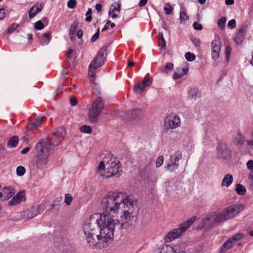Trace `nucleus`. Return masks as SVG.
<instances>
[{"instance_id": "nucleus-38", "label": "nucleus", "mask_w": 253, "mask_h": 253, "mask_svg": "<svg viewBox=\"0 0 253 253\" xmlns=\"http://www.w3.org/2000/svg\"><path fill=\"white\" fill-rule=\"evenodd\" d=\"M25 169L23 166H18L16 169V173L17 175L21 176L25 173Z\"/></svg>"}, {"instance_id": "nucleus-36", "label": "nucleus", "mask_w": 253, "mask_h": 253, "mask_svg": "<svg viewBox=\"0 0 253 253\" xmlns=\"http://www.w3.org/2000/svg\"><path fill=\"white\" fill-rule=\"evenodd\" d=\"M164 10L166 14L169 15L172 13L173 8L171 6L170 3H167L166 4Z\"/></svg>"}, {"instance_id": "nucleus-62", "label": "nucleus", "mask_w": 253, "mask_h": 253, "mask_svg": "<svg viewBox=\"0 0 253 253\" xmlns=\"http://www.w3.org/2000/svg\"><path fill=\"white\" fill-rule=\"evenodd\" d=\"M30 149V147H26L21 151V154H24V155L26 154L29 151Z\"/></svg>"}, {"instance_id": "nucleus-50", "label": "nucleus", "mask_w": 253, "mask_h": 253, "mask_svg": "<svg viewBox=\"0 0 253 253\" xmlns=\"http://www.w3.org/2000/svg\"><path fill=\"white\" fill-rule=\"evenodd\" d=\"M99 29H98L97 32L94 34V35L90 39L91 42H95L99 38Z\"/></svg>"}, {"instance_id": "nucleus-3", "label": "nucleus", "mask_w": 253, "mask_h": 253, "mask_svg": "<svg viewBox=\"0 0 253 253\" xmlns=\"http://www.w3.org/2000/svg\"><path fill=\"white\" fill-rule=\"evenodd\" d=\"M49 144L48 139H41L36 145L35 165L38 169H43L47 167L50 155Z\"/></svg>"}, {"instance_id": "nucleus-52", "label": "nucleus", "mask_w": 253, "mask_h": 253, "mask_svg": "<svg viewBox=\"0 0 253 253\" xmlns=\"http://www.w3.org/2000/svg\"><path fill=\"white\" fill-rule=\"evenodd\" d=\"M243 138V136L241 134V133H240V132H238V136L235 137V139H234V142L236 144H239V143H240L242 142V141Z\"/></svg>"}, {"instance_id": "nucleus-33", "label": "nucleus", "mask_w": 253, "mask_h": 253, "mask_svg": "<svg viewBox=\"0 0 253 253\" xmlns=\"http://www.w3.org/2000/svg\"><path fill=\"white\" fill-rule=\"evenodd\" d=\"M173 68V65L171 63H167L164 68H160L161 72H166L167 70H172Z\"/></svg>"}, {"instance_id": "nucleus-1", "label": "nucleus", "mask_w": 253, "mask_h": 253, "mask_svg": "<svg viewBox=\"0 0 253 253\" xmlns=\"http://www.w3.org/2000/svg\"><path fill=\"white\" fill-rule=\"evenodd\" d=\"M103 212L94 214L86 219L83 229L87 245L92 249L100 248L110 243L116 229L128 228L136 219V199L124 192L110 191L103 197Z\"/></svg>"}, {"instance_id": "nucleus-2", "label": "nucleus", "mask_w": 253, "mask_h": 253, "mask_svg": "<svg viewBox=\"0 0 253 253\" xmlns=\"http://www.w3.org/2000/svg\"><path fill=\"white\" fill-rule=\"evenodd\" d=\"M122 169L120 162L115 158H111L109 160L105 158L101 162L97 168V172L99 175L110 178L113 176L119 177Z\"/></svg>"}, {"instance_id": "nucleus-48", "label": "nucleus", "mask_w": 253, "mask_h": 253, "mask_svg": "<svg viewBox=\"0 0 253 253\" xmlns=\"http://www.w3.org/2000/svg\"><path fill=\"white\" fill-rule=\"evenodd\" d=\"M92 90L94 93H99L100 90L98 85L95 83L91 84Z\"/></svg>"}, {"instance_id": "nucleus-34", "label": "nucleus", "mask_w": 253, "mask_h": 253, "mask_svg": "<svg viewBox=\"0 0 253 253\" xmlns=\"http://www.w3.org/2000/svg\"><path fill=\"white\" fill-rule=\"evenodd\" d=\"M80 130L83 133H90L92 132V128L87 125H83L80 127Z\"/></svg>"}, {"instance_id": "nucleus-59", "label": "nucleus", "mask_w": 253, "mask_h": 253, "mask_svg": "<svg viewBox=\"0 0 253 253\" xmlns=\"http://www.w3.org/2000/svg\"><path fill=\"white\" fill-rule=\"evenodd\" d=\"M70 103L72 106H75L77 105L78 101L77 100L76 98L75 97H71L70 99Z\"/></svg>"}, {"instance_id": "nucleus-17", "label": "nucleus", "mask_w": 253, "mask_h": 253, "mask_svg": "<svg viewBox=\"0 0 253 253\" xmlns=\"http://www.w3.org/2000/svg\"><path fill=\"white\" fill-rule=\"evenodd\" d=\"M15 194L14 189L11 186H6L2 189V198L3 200H7Z\"/></svg>"}, {"instance_id": "nucleus-23", "label": "nucleus", "mask_w": 253, "mask_h": 253, "mask_svg": "<svg viewBox=\"0 0 253 253\" xmlns=\"http://www.w3.org/2000/svg\"><path fill=\"white\" fill-rule=\"evenodd\" d=\"M51 39V33L50 32L42 34L40 38V43L42 45L48 44Z\"/></svg>"}, {"instance_id": "nucleus-58", "label": "nucleus", "mask_w": 253, "mask_h": 253, "mask_svg": "<svg viewBox=\"0 0 253 253\" xmlns=\"http://www.w3.org/2000/svg\"><path fill=\"white\" fill-rule=\"evenodd\" d=\"M247 167L248 169L252 170L253 169V161L249 160L247 163Z\"/></svg>"}, {"instance_id": "nucleus-47", "label": "nucleus", "mask_w": 253, "mask_h": 253, "mask_svg": "<svg viewBox=\"0 0 253 253\" xmlns=\"http://www.w3.org/2000/svg\"><path fill=\"white\" fill-rule=\"evenodd\" d=\"M19 26V25L16 23L12 24L8 28L7 30L8 34H11Z\"/></svg>"}, {"instance_id": "nucleus-55", "label": "nucleus", "mask_w": 253, "mask_h": 253, "mask_svg": "<svg viewBox=\"0 0 253 253\" xmlns=\"http://www.w3.org/2000/svg\"><path fill=\"white\" fill-rule=\"evenodd\" d=\"M191 41L195 46L198 47H200V41L199 39L194 38V39H191Z\"/></svg>"}, {"instance_id": "nucleus-39", "label": "nucleus", "mask_w": 253, "mask_h": 253, "mask_svg": "<svg viewBox=\"0 0 253 253\" xmlns=\"http://www.w3.org/2000/svg\"><path fill=\"white\" fill-rule=\"evenodd\" d=\"M152 80L153 79L152 78H145L142 82V84L145 87H146L151 84Z\"/></svg>"}, {"instance_id": "nucleus-22", "label": "nucleus", "mask_w": 253, "mask_h": 253, "mask_svg": "<svg viewBox=\"0 0 253 253\" xmlns=\"http://www.w3.org/2000/svg\"><path fill=\"white\" fill-rule=\"evenodd\" d=\"M233 178L231 174L228 173L226 174L223 177L221 183V186L229 187L233 182Z\"/></svg>"}, {"instance_id": "nucleus-27", "label": "nucleus", "mask_w": 253, "mask_h": 253, "mask_svg": "<svg viewBox=\"0 0 253 253\" xmlns=\"http://www.w3.org/2000/svg\"><path fill=\"white\" fill-rule=\"evenodd\" d=\"M212 51L218 52L220 51L221 45L218 40H214L211 43Z\"/></svg>"}, {"instance_id": "nucleus-24", "label": "nucleus", "mask_w": 253, "mask_h": 253, "mask_svg": "<svg viewBox=\"0 0 253 253\" xmlns=\"http://www.w3.org/2000/svg\"><path fill=\"white\" fill-rule=\"evenodd\" d=\"M166 191L168 193H170L175 189V185L173 181H169L165 183Z\"/></svg>"}, {"instance_id": "nucleus-63", "label": "nucleus", "mask_w": 253, "mask_h": 253, "mask_svg": "<svg viewBox=\"0 0 253 253\" xmlns=\"http://www.w3.org/2000/svg\"><path fill=\"white\" fill-rule=\"evenodd\" d=\"M147 0H140L139 5L141 7L145 5L147 2Z\"/></svg>"}, {"instance_id": "nucleus-37", "label": "nucleus", "mask_w": 253, "mask_h": 253, "mask_svg": "<svg viewBox=\"0 0 253 253\" xmlns=\"http://www.w3.org/2000/svg\"><path fill=\"white\" fill-rule=\"evenodd\" d=\"M226 21L225 17H222L218 20L217 24L220 29L223 30L224 29Z\"/></svg>"}, {"instance_id": "nucleus-12", "label": "nucleus", "mask_w": 253, "mask_h": 253, "mask_svg": "<svg viewBox=\"0 0 253 253\" xmlns=\"http://www.w3.org/2000/svg\"><path fill=\"white\" fill-rule=\"evenodd\" d=\"M217 156L218 158L226 159L230 155V150L224 143H219L216 147Z\"/></svg>"}, {"instance_id": "nucleus-35", "label": "nucleus", "mask_w": 253, "mask_h": 253, "mask_svg": "<svg viewBox=\"0 0 253 253\" xmlns=\"http://www.w3.org/2000/svg\"><path fill=\"white\" fill-rule=\"evenodd\" d=\"M44 118V117L41 118H38L35 122H34L32 124V129H34L37 127H38L42 122L43 119Z\"/></svg>"}, {"instance_id": "nucleus-64", "label": "nucleus", "mask_w": 253, "mask_h": 253, "mask_svg": "<svg viewBox=\"0 0 253 253\" xmlns=\"http://www.w3.org/2000/svg\"><path fill=\"white\" fill-rule=\"evenodd\" d=\"M249 178L251 180L250 184L253 183V170H252L249 174Z\"/></svg>"}, {"instance_id": "nucleus-16", "label": "nucleus", "mask_w": 253, "mask_h": 253, "mask_svg": "<svg viewBox=\"0 0 253 253\" xmlns=\"http://www.w3.org/2000/svg\"><path fill=\"white\" fill-rule=\"evenodd\" d=\"M247 25L242 26L236 34L234 41L237 44H242L245 40V35L247 30Z\"/></svg>"}, {"instance_id": "nucleus-11", "label": "nucleus", "mask_w": 253, "mask_h": 253, "mask_svg": "<svg viewBox=\"0 0 253 253\" xmlns=\"http://www.w3.org/2000/svg\"><path fill=\"white\" fill-rule=\"evenodd\" d=\"M181 121L179 117L177 116H170L166 118L165 128L167 129H174L180 126Z\"/></svg>"}, {"instance_id": "nucleus-9", "label": "nucleus", "mask_w": 253, "mask_h": 253, "mask_svg": "<svg viewBox=\"0 0 253 253\" xmlns=\"http://www.w3.org/2000/svg\"><path fill=\"white\" fill-rule=\"evenodd\" d=\"M242 237L243 235L241 233H237L232 236L222 245L219 249V253H223L233 247Z\"/></svg>"}, {"instance_id": "nucleus-60", "label": "nucleus", "mask_w": 253, "mask_h": 253, "mask_svg": "<svg viewBox=\"0 0 253 253\" xmlns=\"http://www.w3.org/2000/svg\"><path fill=\"white\" fill-rule=\"evenodd\" d=\"M5 16L4 9L1 8L0 9V20H2Z\"/></svg>"}, {"instance_id": "nucleus-46", "label": "nucleus", "mask_w": 253, "mask_h": 253, "mask_svg": "<svg viewBox=\"0 0 253 253\" xmlns=\"http://www.w3.org/2000/svg\"><path fill=\"white\" fill-rule=\"evenodd\" d=\"M164 163V157L162 156H159L156 161V167L159 168L161 167Z\"/></svg>"}, {"instance_id": "nucleus-25", "label": "nucleus", "mask_w": 253, "mask_h": 253, "mask_svg": "<svg viewBox=\"0 0 253 253\" xmlns=\"http://www.w3.org/2000/svg\"><path fill=\"white\" fill-rule=\"evenodd\" d=\"M66 134V131L64 127H61L57 129L56 132H53L52 135L54 137L58 136L64 138Z\"/></svg>"}, {"instance_id": "nucleus-28", "label": "nucleus", "mask_w": 253, "mask_h": 253, "mask_svg": "<svg viewBox=\"0 0 253 253\" xmlns=\"http://www.w3.org/2000/svg\"><path fill=\"white\" fill-rule=\"evenodd\" d=\"M18 141L19 139L18 137L13 136L11 137L8 141L7 145L9 147L14 148L17 145Z\"/></svg>"}, {"instance_id": "nucleus-53", "label": "nucleus", "mask_w": 253, "mask_h": 253, "mask_svg": "<svg viewBox=\"0 0 253 253\" xmlns=\"http://www.w3.org/2000/svg\"><path fill=\"white\" fill-rule=\"evenodd\" d=\"M193 26L194 29L196 30H201L203 28L202 25L197 22H194Z\"/></svg>"}, {"instance_id": "nucleus-29", "label": "nucleus", "mask_w": 253, "mask_h": 253, "mask_svg": "<svg viewBox=\"0 0 253 253\" xmlns=\"http://www.w3.org/2000/svg\"><path fill=\"white\" fill-rule=\"evenodd\" d=\"M235 191L240 195H243L246 191V189L243 185L238 184L236 185Z\"/></svg>"}, {"instance_id": "nucleus-30", "label": "nucleus", "mask_w": 253, "mask_h": 253, "mask_svg": "<svg viewBox=\"0 0 253 253\" xmlns=\"http://www.w3.org/2000/svg\"><path fill=\"white\" fill-rule=\"evenodd\" d=\"M145 88L142 84H138L134 86L133 90L136 93L140 94L143 92Z\"/></svg>"}, {"instance_id": "nucleus-4", "label": "nucleus", "mask_w": 253, "mask_h": 253, "mask_svg": "<svg viewBox=\"0 0 253 253\" xmlns=\"http://www.w3.org/2000/svg\"><path fill=\"white\" fill-rule=\"evenodd\" d=\"M242 204H237L229 206L220 212H212V215L216 223H220L223 221L234 217L244 209Z\"/></svg>"}, {"instance_id": "nucleus-43", "label": "nucleus", "mask_w": 253, "mask_h": 253, "mask_svg": "<svg viewBox=\"0 0 253 253\" xmlns=\"http://www.w3.org/2000/svg\"><path fill=\"white\" fill-rule=\"evenodd\" d=\"M72 200H73V197L71 195V194H67L65 195L64 202L66 203V204L67 205H68V206L70 205L72 202Z\"/></svg>"}, {"instance_id": "nucleus-42", "label": "nucleus", "mask_w": 253, "mask_h": 253, "mask_svg": "<svg viewBox=\"0 0 253 253\" xmlns=\"http://www.w3.org/2000/svg\"><path fill=\"white\" fill-rule=\"evenodd\" d=\"M185 58L188 61H193L195 59V56L194 54L188 52L185 55Z\"/></svg>"}, {"instance_id": "nucleus-51", "label": "nucleus", "mask_w": 253, "mask_h": 253, "mask_svg": "<svg viewBox=\"0 0 253 253\" xmlns=\"http://www.w3.org/2000/svg\"><path fill=\"white\" fill-rule=\"evenodd\" d=\"M77 4V1L76 0H69L68 1V6L70 8L73 9L75 7Z\"/></svg>"}, {"instance_id": "nucleus-15", "label": "nucleus", "mask_w": 253, "mask_h": 253, "mask_svg": "<svg viewBox=\"0 0 253 253\" xmlns=\"http://www.w3.org/2000/svg\"><path fill=\"white\" fill-rule=\"evenodd\" d=\"M188 98L191 100L195 101L201 97V92L195 86H190L187 90Z\"/></svg>"}, {"instance_id": "nucleus-19", "label": "nucleus", "mask_w": 253, "mask_h": 253, "mask_svg": "<svg viewBox=\"0 0 253 253\" xmlns=\"http://www.w3.org/2000/svg\"><path fill=\"white\" fill-rule=\"evenodd\" d=\"M121 10L120 5L117 2L113 3L109 8V14L111 15L112 18H116L118 17V14L116 12L119 13Z\"/></svg>"}, {"instance_id": "nucleus-21", "label": "nucleus", "mask_w": 253, "mask_h": 253, "mask_svg": "<svg viewBox=\"0 0 253 253\" xmlns=\"http://www.w3.org/2000/svg\"><path fill=\"white\" fill-rule=\"evenodd\" d=\"M188 68H182L181 69H176V72H175L172 76L173 80H177L182 77L184 75L186 74L188 72Z\"/></svg>"}, {"instance_id": "nucleus-14", "label": "nucleus", "mask_w": 253, "mask_h": 253, "mask_svg": "<svg viewBox=\"0 0 253 253\" xmlns=\"http://www.w3.org/2000/svg\"><path fill=\"white\" fill-rule=\"evenodd\" d=\"M215 222L212 212L208 214L201 220V227L204 229H208L214 226Z\"/></svg>"}, {"instance_id": "nucleus-7", "label": "nucleus", "mask_w": 253, "mask_h": 253, "mask_svg": "<svg viewBox=\"0 0 253 253\" xmlns=\"http://www.w3.org/2000/svg\"><path fill=\"white\" fill-rule=\"evenodd\" d=\"M107 55V47L104 46L99 50L96 57L89 66L88 75L90 77H93L95 76L96 69L104 64Z\"/></svg>"}, {"instance_id": "nucleus-31", "label": "nucleus", "mask_w": 253, "mask_h": 253, "mask_svg": "<svg viewBox=\"0 0 253 253\" xmlns=\"http://www.w3.org/2000/svg\"><path fill=\"white\" fill-rule=\"evenodd\" d=\"M79 22L75 21L71 25V28L69 30V35H74L76 31L77 28L78 26Z\"/></svg>"}, {"instance_id": "nucleus-26", "label": "nucleus", "mask_w": 253, "mask_h": 253, "mask_svg": "<svg viewBox=\"0 0 253 253\" xmlns=\"http://www.w3.org/2000/svg\"><path fill=\"white\" fill-rule=\"evenodd\" d=\"M54 137H55V139L53 140L52 142H51L52 140L49 138H47L44 139H48V140L50 142V144L49 146L50 151L51 150V146L54 147V146L58 145L60 143V142L62 141V140L63 139V138H61L60 137H58V136H56Z\"/></svg>"}, {"instance_id": "nucleus-6", "label": "nucleus", "mask_w": 253, "mask_h": 253, "mask_svg": "<svg viewBox=\"0 0 253 253\" xmlns=\"http://www.w3.org/2000/svg\"><path fill=\"white\" fill-rule=\"evenodd\" d=\"M104 108V102L101 97H98L89 109L88 117L91 123H96L99 119L101 112Z\"/></svg>"}, {"instance_id": "nucleus-41", "label": "nucleus", "mask_w": 253, "mask_h": 253, "mask_svg": "<svg viewBox=\"0 0 253 253\" xmlns=\"http://www.w3.org/2000/svg\"><path fill=\"white\" fill-rule=\"evenodd\" d=\"M61 199L57 198L50 205V208L47 210V211H51L54 209L56 207L59 206V203L60 202Z\"/></svg>"}, {"instance_id": "nucleus-18", "label": "nucleus", "mask_w": 253, "mask_h": 253, "mask_svg": "<svg viewBox=\"0 0 253 253\" xmlns=\"http://www.w3.org/2000/svg\"><path fill=\"white\" fill-rule=\"evenodd\" d=\"M43 8V4L42 3H37L33 6L29 11V17L32 19L38 13H39Z\"/></svg>"}, {"instance_id": "nucleus-57", "label": "nucleus", "mask_w": 253, "mask_h": 253, "mask_svg": "<svg viewBox=\"0 0 253 253\" xmlns=\"http://www.w3.org/2000/svg\"><path fill=\"white\" fill-rule=\"evenodd\" d=\"M159 41V46H161V48L162 49L165 48L166 46V41H165V39L160 40Z\"/></svg>"}, {"instance_id": "nucleus-61", "label": "nucleus", "mask_w": 253, "mask_h": 253, "mask_svg": "<svg viewBox=\"0 0 253 253\" xmlns=\"http://www.w3.org/2000/svg\"><path fill=\"white\" fill-rule=\"evenodd\" d=\"M219 53L218 52L212 51L211 56L212 58L214 60H216L219 57Z\"/></svg>"}, {"instance_id": "nucleus-56", "label": "nucleus", "mask_w": 253, "mask_h": 253, "mask_svg": "<svg viewBox=\"0 0 253 253\" xmlns=\"http://www.w3.org/2000/svg\"><path fill=\"white\" fill-rule=\"evenodd\" d=\"M228 26L231 28H234L236 27V21L234 19L230 20L228 23Z\"/></svg>"}, {"instance_id": "nucleus-32", "label": "nucleus", "mask_w": 253, "mask_h": 253, "mask_svg": "<svg viewBox=\"0 0 253 253\" xmlns=\"http://www.w3.org/2000/svg\"><path fill=\"white\" fill-rule=\"evenodd\" d=\"M17 200H19V202L22 201H25L26 200V197L25 196V191L22 190L19 192L15 196Z\"/></svg>"}, {"instance_id": "nucleus-20", "label": "nucleus", "mask_w": 253, "mask_h": 253, "mask_svg": "<svg viewBox=\"0 0 253 253\" xmlns=\"http://www.w3.org/2000/svg\"><path fill=\"white\" fill-rule=\"evenodd\" d=\"M160 253H187L185 251L177 250L170 245L165 246L161 250Z\"/></svg>"}, {"instance_id": "nucleus-10", "label": "nucleus", "mask_w": 253, "mask_h": 253, "mask_svg": "<svg viewBox=\"0 0 253 253\" xmlns=\"http://www.w3.org/2000/svg\"><path fill=\"white\" fill-rule=\"evenodd\" d=\"M45 201H42L41 204L32 207L25 212V216L28 219L34 218L45 209Z\"/></svg>"}, {"instance_id": "nucleus-40", "label": "nucleus", "mask_w": 253, "mask_h": 253, "mask_svg": "<svg viewBox=\"0 0 253 253\" xmlns=\"http://www.w3.org/2000/svg\"><path fill=\"white\" fill-rule=\"evenodd\" d=\"M189 19V16L186 14L184 11H182L180 13V20L181 22H184Z\"/></svg>"}, {"instance_id": "nucleus-8", "label": "nucleus", "mask_w": 253, "mask_h": 253, "mask_svg": "<svg viewBox=\"0 0 253 253\" xmlns=\"http://www.w3.org/2000/svg\"><path fill=\"white\" fill-rule=\"evenodd\" d=\"M182 158L180 151H177L173 155L170 156L169 159L166 162V169L170 172H173L179 167V161Z\"/></svg>"}, {"instance_id": "nucleus-5", "label": "nucleus", "mask_w": 253, "mask_h": 253, "mask_svg": "<svg viewBox=\"0 0 253 253\" xmlns=\"http://www.w3.org/2000/svg\"><path fill=\"white\" fill-rule=\"evenodd\" d=\"M197 217L192 216L185 222L181 223L178 228L169 231L165 237V242L169 243L173 240L180 238L186 230L196 221Z\"/></svg>"}, {"instance_id": "nucleus-13", "label": "nucleus", "mask_w": 253, "mask_h": 253, "mask_svg": "<svg viewBox=\"0 0 253 253\" xmlns=\"http://www.w3.org/2000/svg\"><path fill=\"white\" fill-rule=\"evenodd\" d=\"M127 116L131 121H140L144 117V111L140 108L133 109L128 111Z\"/></svg>"}, {"instance_id": "nucleus-44", "label": "nucleus", "mask_w": 253, "mask_h": 253, "mask_svg": "<svg viewBox=\"0 0 253 253\" xmlns=\"http://www.w3.org/2000/svg\"><path fill=\"white\" fill-rule=\"evenodd\" d=\"M19 200L14 196L8 202V205L9 206H13L19 204Z\"/></svg>"}, {"instance_id": "nucleus-45", "label": "nucleus", "mask_w": 253, "mask_h": 253, "mask_svg": "<svg viewBox=\"0 0 253 253\" xmlns=\"http://www.w3.org/2000/svg\"><path fill=\"white\" fill-rule=\"evenodd\" d=\"M92 9L90 8H89L85 14L86 18H85V21L87 22H90L91 21L92 19Z\"/></svg>"}, {"instance_id": "nucleus-49", "label": "nucleus", "mask_w": 253, "mask_h": 253, "mask_svg": "<svg viewBox=\"0 0 253 253\" xmlns=\"http://www.w3.org/2000/svg\"><path fill=\"white\" fill-rule=\"evenodd\" d=\"M43 24L41 21H38L35 23L34 27L35 29L41 30L43 28Z\"/></svg>"}, {"instance_id": "nucleus-54", "label": "nucleus", "mask_w": 253, "mask_h": 253, "mask_svg": "<svg viewBox=\"0 0 253 253\" xmlns=\"http://www.w3.org/2000/svg\"><path fill=\"white\" fill-rule=\"evenodd\" d=\"M231 52V48L229 45H227L226 47L225 52L226 58L227 59L230 57Z\"/></svg>"}]
</instances>
